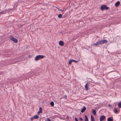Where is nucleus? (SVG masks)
Listing matches in <instances>:
<instances>
[{
    "label": "nucleus",
    "mask_w": 121,
    "mask_h": 121,
    "mask_svg": "<svg viewBox=\"0 0 121 121\" xmlns=\"http://www.w3.org/2000/svg\"><path fill=\"white\" fill-rule=\"evenodd\" d=\"M85 121H89L88 119V118L85 115Z\"/></svg>",
    "instance_id": "obj_16"
},
{
    "label": "nucleus",
    "mask_w": 121,
    "mask_h": 121,
    "mask_svg": "<svg viewBox=\"0 0 121 121\" xmlns=\"http://www.w3.org/2000/svg\"><path fill=\"white\" fill-rule=\"evenodd\" d=\"M72 61L73 62H74L75 63H77L78 62V61L76 60H72Z\"/></svg>",
    "instance_id": "obj_21"
},
{
    "label": "nucleus",
    "mask_w": 121,
    "mask_h": 121,
    "mask_svg": "<svg viewBox=\"0 0 121 121\" xmlns=\"http://www.w3.org/2000/svg\"><path fill=\"white\" fill-rule=\"evenodd\" d=\"M80 120H81V121H82L83 120V119H82L81 118V117H80V118H79Z\"/></svg>",
    "instance_id": "obj_26"
},
{
    "label": "nucleus",
    "mask_w": 121,
    "mask_h": 121,
    "mask_svg": "<svg viewBox=\"0 0 121 121\" xmlns=\"http://www.w3.org/2000/svg\"><path fill=\"white\" fill-rule=\"evenodd\" d=\"M75 121H78V120L76 118H75Z\"/></svg>",
    "instance_id": "obj_24"
},
{
    "label": "nucleus",
    "mask_w": 121,
    "mask_h": 121,
    "mask_svg": "<svg viewBox=\"0 0 121 121\" xmlns=\"http://www.w3.org/2000/svg\"><path fill=\"white\" fill-rule=\"evenodd\" d=\"M120 1H118L115 4V6L116 7H117L120 4Z\"/></svg>",
    "instance_id": "obj_9"
},
{
    "label": "nucleus",
    "mask_w": 121,
    "mask_h": 121,
    "mask_svg": "<svg viewBox=\"0 0 121 121\" xmlns=\"http://www.w3.org/2000/svg\"><path fill=\"white\" fill-rule=\"evenodd\" d=\"M10 39L13 41L15 43H17V39L15 38L14 37L11 36L10 38Z\"/></svg>",
    "instance_id": "obj_4"
},
{
    "label": "nucleus",
    "mask_w": 121,
    "mask_h": 121,
    "mask_svg": "<svg viewBox=\"0 0 121 121\" xmlns=\"http://www.w3.org/2000/svg\"><path fill=\"white\" fill-rule=\"evenodd\" d=\"M41 112L39 111L38 112V113L39 114V113H41V112Z\"/></svg>",
    "instance_id": "obj_27"
},
{
    "label": "nucleus",
    "mask_w": 121,
    "mask_h": 121,
    "mask_svg": "<svg viewBox=\"0 0 121 121\" xmlns=\"http://www.w3.org/2000/svg\"><path fill=\"white\" fill-rule=\"evenodd\" d=\"M50 104L52 106H53L54 105V103L53 102H51Z\"/></svg>",
    "instance_id": "obj_17"
},
{
    "label": "nucleus",
    "mask_w": 121,
    "mask_h": 121,
    "mask_svg": "<svg viewBox=\"0 0 121 121\" xmlns=\"http://www.w3.org/2000/svg\"><path fill=\"white\" fill-rule=\"evenodd\" d=\"M59 44L61 46H63L64 45V42L62 41H60L59 42Z\"/></svg>",
    "instance_id": "obj_6"
},
{
    "label": "nucleus",
    "mask_w": 121,
    "mask_h": 121,
    "mask_svg": "<svg viewBox=\"0 0 121 121\" xmlns=\"http://www.w3.org/2000/svg\"><path fill=\"white\" fill-rule=\"evenodd\" d=\"M108 9V7H107V6L104 5H102L100 7V9L102 10H103L104 9Z\"/></svg>",
    "instance_id": "obj_3"
},
{
    "label": "nucleus",
    "mask_w": 121,
    "mask_h": 121,
    "mask_svg": "<svg viewBox=\"0 0 121 121\" xmlns=\"http://www.w3.org/2000/svg\"><path fill=\"white\" fill-rule=\"evenodd\" d=\"M39 111L41 112H42V108L41 107H40L39 108Z\"/></svg>",
    "instance_id": "obj_20"
},
{
    "label": "nucleus",
    "mask_w": 121,
    "mask_h": 121,
    "mask_svg": "<svg viewBox=\"0 0 121 121\" xmlns=\"http://www.w3.org/2000/svg\"><path fill=\"white\" fill-rule=\"evenodd\" d=\"M72 60H71L69 62V64L70 65L73 62L72 61Z\"/></svg>",
    "instance_id": "obj_18"
},
{
    "label": "nucleus",
    "mask_w": 121,
    "mask_h": 121,
    "mask_svg": "<svg viewBox=\"0 0 121 121\" xmlns=\"http://www.w3.org/2000/svg\"><path fill=\"white\" fill-rule=\"evenodd\" d=\"M65 9H63V11H65Z\"/></svg>",
    "instance_id": "obj_29"
},
{
    "label": "nucleus",
    "mask_w": 121,
    "mask_h": 121,
    "mask_svg": "<svg viewBox=\"0 0 121 121\" xmlns=\"http://www.w3.org/2000/svg\"><path fill=\"white\" fill-rule=\"evenodd\" d=\"M92 113L94 115H95L96 114V111L95 110H92Z\"/></svg>",
    "instance_id": "obj_12"
},
{
    "label": "nucleus",
    "mask_w": 121,
    "mask_h": 121,
    "mask_svg": "<svg viewBox=\"0 0 121 121\" xmlns=\"http://www.w3.org/2000/svg\"><path fill=\"white\" fill-rule=\"evenodd\" d=\"M62 14H60L59 15H58V17L59 18H60L62 17Z\"/></svg>",
    "instance_id": "obj_19"
},
{
    "label": "nucleus",
    "mask_w": 121,
    "mask_h": 121,
    "mask_svg": "<svg viewBox=\"0 0 121 121\" xmlns=\"http://www.w3.org/2000/svg\"><path fill=\"white\" fill-rule=\"evenodd\" d=\"M69 117L68 116H67V118L66 119H69Z\"/></svg>",
    "instance_id": "obj_28"
},
{
    "label": "nucleus",
    "mask_w": 121,
    "mask_h": 121,
    "mask_svg": "<svg viewBox=\"0 0 121 121\" xmlns=\"http://www.w3.org/2000/svg\"><path fill=\"white\" fill-rule=\"evenodd\" d=\"M108 106H111V105H109Z\"/></svg>",
    "instance_id": "obj_32"
},
{
    "label": "nucleus",
    "mask_w": 121,
    "mask_h": 121,
    "mask_svg": "<svg viewBox=\"0 0 121 121\" xmlns=\"http://www.w3.org/2000/svg\"><path fill=\"white\" fill-rule=\"evenodd\" d=\"M107 41L105 39L103 40H99L98 42H97L96 43H95L93 44V46H97L98 45H101L104 43H107Z\"/></svg>",
    "instance_id": "obj_1"
},
{
    "label": "nucleus",
    "mask_w": 121,
    "mask_h": 121,
    "mask_svg": "<svg viewBox=\"0 0 121 121\" xmlns=\"http://www.w3.org/2000/svg\"><path fill=\"white\" fill-rule=\"evenodd\" d=\"M105 118L106 117L104 115L101 116L100 117V121H104Z\"/></svg>",
    "instance_id": "obj_5"
},
{
    "label": "nucleus",
    "mask_w": 121,
    "mask_h": 121,
    "mask_svg": "<svg viewBox=\"0 0 121 121\" xmlns=\"http://www.w3.org/2000/svg\"><path fill=\"white\" fill-rule=\"evenodd\" d=\"M88 83H87L85 86V88L86 90H88L89 89V87L87 86V85H88Z\"/></svg>",
    "instance_id": "obj_11"
},
{
    "label": "nucleus",
    "mask_w": 121,
    "mask_h": 121,
    "mask_svg": "<svg viewBox=\"0 0 121 121\" xmlns=\"http://www.w3.org/2000/svg\"><path fill=\"white\" fill-rule=\"evenodd\" d=\"M44 57H45L44 56L42 55H39L35 57V60L36 61H37L40 59H42Z\"/></svg>",
    "instance_id": "obj_2"
},
{
    "label": "nucleus",
    "mask_w": 121,
    "mask_h": 121,
    "mask_svg": "<svg viewBox=\"0 0 121 121\" xmlns=\"http://www.w3.org/2000/svg\"><path fill=\"white\" fill-rule=\"evenodd\" d=\"M118 107L119 108H121V101L118 104Z\"/></svg>",
    "instance_id": "obj_14"
},
{
    "label": "nucleus",
    "mask_w": 121,
    "mask_h": 121,
    "mask_svg": "<svg viewBox=\"0 0 121 121\" xmlns=\"http://www.w3.org/2000/svg\"><path fill=\"white\" fill-rule=\"evenodd\" d=\"M47 120L48 121H51V120L49 119L48 118L47 119Z\"/></svg>",
    "instance_id": "obj_23"
},
{
    "label": "nucleus",
    "mask_w": 121,
    "mask_h": 121,
    "mask_svg": "<svg viewBox=\"0 0 121 121\" xmlns=\"http://www.w3.org/2000/svg\"><path fill=\"white\" fill-rule=\"evenodd\" d=\"M60 11H61L62 12H63V10H60Z\"/></svg>",
    "instance_id": "obj_31"
},
{
    "label": "nucleus",
    "mask_w": 121,
    "mask_h": 121,
    "mask_svg": "<svg viewBox=\"0 0 121 121\" xmlns=\"http://www.w3.org/2000/svg\"><path fill=\"white\" fill-rule=\"evenodd\" d=\"M30 119V120H31V121H32L34 119V118H33V117L31 118Z\"/></svg>",
    "instance_id": "obj_22"
},
{
    "label": "nucleus",
    "mask_w": 121,
    "mask_h": 121,
    "mask_svg": "<svg viewBox=\"0 0 121 121\" xmlns=\"http://www.w3.org/2000/svg\"><path fill=\"white\" fill-rule=\"evenodd\" d=\"M86 109V107L84 106L83 108L81 111V112H83L84 111H85Z\"/></svg>",
    "instance_id": "obj_10"
},
{
    "label": "nucleus",
    "mask_w": 121,
    "mask_h": 121,
    "mask_svg": "<svg viewBox=\"0 0 121 121\" xmlns=\"http://www.w3.org/2000/svg\"><path fill=\"white\" fill-rule=\"evenodd\" d=\"M33 117V118H34V119H37L39 118V116L37 115H35Z\"/></svg>",
    "instance_id": "obj_13"
},
{
    "label": "nucleus",
    "mask_w": 121,
    "mask_h": 121,
    "mask_svg": "<svg viewBox=\"0 0 121 121\" xmlns=\"http://www.w3.org/2000/svg\"><path fill=\"white\" fill-rule=\"evenodd\" d=\"M58 10L59 11H60V9H58Z\"/></svg>",
    "instance_id": "obj_30"
},
{
    "label": "nucleus",
    "mask_w": 121,
    "mask_h": 121,
    "mask_svg": "<svg viewBox=\"0 0 121 121\" xmlns=\"http://www.w3.org/2000/svg\"><path fill=\"white\" fill-rule=\"evenodd\" d=\"M4 12H0V14H2Z\"/></svg>",
    "instance_id": "obj_25"
},
{
    "label": "nucleus",
    "mask_w": 121,
    "mask_h": 121,
    "mask_svg": "<svg viewBox=\"0 0 121 121\" xmlns=\"http://www.w3.org/2000/svg\"><path fill=\"white\" fill-rule=\"evenodd\" d=\"M91 121H95V119L94 117L92 115L91 116Z\"/></svg>",
    "instance_id": "obj_15"
},
{
    "label": "nucleus",
    "mask_w": 121,
    "mask_h": 121,
    "mask_svg": "<svg viewBox=\"0 0 121 121\" xmlns=\"http://www.w3.org/2000/svg\"><path fill=\"white\" fill-rule=\"evenodd\" d=\"M114 112L115 113H117L119 112V111L116 108H115L114 109Z\"/></svg>",
    "instance_id": "obj_7"
},
{
    "label": "nucleus",
    "mask_w": 121,
    "mask_h": 121,
    "mask_svg": "<svg viewBox=\"0 0 121 121\" xmlns=\"http://www.w3.org/2000/svg\"><path fill=\"white\" fill-rule=\"evenodd\" d=\"M113 117H110L108 118V121H113Z\"/></svg>",
    "instance_id": "obj_8"
}]
</instances>
